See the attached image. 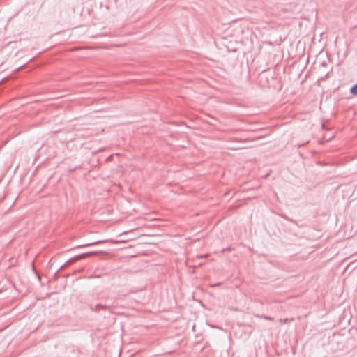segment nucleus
I'll return each instance as SVG.
<instances>
[{"label":"nucleus","mask_w":357,"mask_h":357,"mask_svg":"<svg viewBox=\"0 0 357 357\" xmlns=\"http://www.w3.org/2000/svg\"><path fill=\"white\" fill-rule=\"evenodd\" d=\"M256 317H259V318H261V319H266V320H268V321H273V318L271 317H269V316H267V315H256Z\"/></svg>","instance_id":"39448f33"},{"label":"nucleus","mask_w":357,"mask_h":357,"mask_svg":"<svg viewBox=\"0 0 357 357\" xmlns=\"http://www.w3.org/2000/svg\"><path fill=\"white\" fill-rule=\"evenodd\" d=\"M109 306L107 305H101V304H98L96 305H95L94 307H91V309L94 311V312H99L100 309H102V310H107L109 309Z\"/></svg>","instance_id":"f03ea898"},{"label":"nucleus","mask_w":357,"mask_h":357,"mask_svg":"<svg viewBox=\"0 0 357 357\" xmlns=\"http://www.w3.org/2000/svg\"><path fill=\"white\" fill-rule=\"evenodd\" d=\"M112 158V155H110L107 160H111Z\"/></svg>","instance_id":"6e6552de"},{"label":"nucleus","mask_w":357,"mask_h":357,"mask_svg":"<svg viewBox=\"0 0 357 357\" xmlns=\"http://www.w3.org/2000/svg\"><path fill=\"white\" fill-rule=\"evenodd\" d=\"M294 321V318H291V319H279V321L281 323V324H287V323H289L291 321Z\"/></svg>","instance_id":"423d86ee"},{"label":"nucleus","mask_w":357,"mask_h":357,"mask_svg":"<svg viewBox=\"0 0 357 357\" xmlns=\"http://www.w3.org/2000/svg\"><path fill=\"white\" fill-rule=\"evenodd\" d=\"M100 277H101V275H93L90 276L89 278H99Z\"/></svg>","instance_id":"0eeeda50"},{"label":"nucleus","mask_w":357,"mask_h":357,"mask_svg":"<svg viewBox=\"0 0 357 357\" xmlns=\"http://www.w3.org/2000/svg\"><path fill=\"white\" fill-rule=\"evenodd\" d=\"M36 274H37V276H38V279L40 280V275L38 273H36Z\"/></svg>","instance_id":"1a4fd4ad"},{"label":"nucleus","mask_w":357,"mask_h":357,"mask_svg":"<svg viewBox=\"0 0 357 357\" xmlns=\"http://www.w3.org/2000/svg\"><path fill=\"white\" fill-rule=\"evenodd\" d=\"M104 242H105L104 241H95V242H93V243H86V244L79 245V247H80V248H82V247H88V246H91V245H98V244L103 243Z\"/></svg>","instance_id":"7ed1b4c3"},{"label":"nucleus","mask_w":357,"mask_h":357,"mask_svg":"<svg viewBox=\"0 0 357 357\" xmlns=\"http://www.w3.org/2000/svg\"><path fill=\"white\" fill-rule=\"evenodd\" d=\"M99 254V252H86V253H83V254H81L79 255H77L75 257L70 259L69 261H68L64 265H63L62 266L60 267V268L59 270H57L56 271V273H54V277L56 278L59 272V271L65 266L68 263H70L71 261H76L77 259H82V258H84L86 257H88V256H92V255H98Z\"/></svg>","instance_id":"f257e3e1"},{"label":"nucleus","mask_w":357,"mask_h":357,"mask_svg":"<svg viewBox=\"0 0 357 357\" xmlns=\"http://www.w3.org/2000/svg\"><path fill=\"white\" fill-rule=\"evenodd\" d=\"M350 92L354 95V96H357V83H356L355 84H354L351 89H350Z\"/></svg>","instance_id":"20e7f679"}]
</instances>
